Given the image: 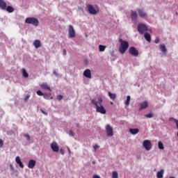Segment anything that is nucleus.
<instances>
[{
  "mask_svg": "<svg viewBox=\"0 0 178 178\" xmlns=\"http://www.w3.org/2000/svg\"><path fill=\"white\" fill-rule=\"evenodd\" d=\"M92 104L96 106V112L105 115L106 113V109L102 106V97H98L97 99H92Z\"/></svg>",
  "mask_w": 178,
  "mask_h": 178,
  "instance_id": "obj_1",
  "label": "nucleus"
},
{
  "mask_svg": "<svg viewBox=\"0 0 178 178\" xmlns=\"http://www.w3.org/2000/svg\"><path fill=\"white\" fill-rule=\"evenodd\" d=\"M119 42L120 43L119 47V52L123 55V54H125L126 51L129 49V42L120 39Z\"/></svg>",
  "mask_w": 178,
  "mask_h": 178,
  "instance_id": "obj_2",
  "label": "nucleus"
},
{
  "mask_svg": "<svg viewBox=\"0 0 178 178\" xmlns=\"http://www.w3.org/2000/svg\"><path fill=\"white\" fill-rule=\"evenodd\" d=\"M25 23L27 24H33V26H38V19L34 17H28L25 19Z\"/></svg>",
  "mask_w": 178,
  "mask_h": 178,
  "instance_id": "obj_3",
  "label": "nucleus"
},
{
  "mask_svg": "<svg viewBox=\"0 0 178 178\" xmlns=\"http://www.w3.org/2000/svg\"><path fill=\"white\" fill-rule=\"evenodd\" d=\"M138 31L139 34H144V33L148 31V27L145 24H139L138 25Z\"/></svg>",
  "mask_w": 178,
  "mask_h": 178,
  "instance_id": "obj_4",
  "label": "nucleus"
},
{
  "mask_svg": "<svg viewBox=\"0 0 178 178\" xmlns=\"http://www.w3.org/2000/svg\"><path fill=\"white\" fill-rule=\"evenodd\" d=\"M106 133L107 137H113V128L109 124L106 125Z\"/></svg>",
  "mask_w": 178,
  "mask_h": 178,
  "instance_id": "obj_5",
  "label": "nucleus"
},
{
  "mask_svg": "<svg viewBox=\"0 0 178 178\" xmlns=\"http://www.w3.org/2000/svg\"><path fill=\"white\" fill-rule=\"evenodd\" d=\"M143 145L144 148H145L146 151H149L151 150V148H152V143H151V141L148 140H145L143 143Z\"/></svg>",
  "mask_w": 178,
  "mask_h": 178,
  "instance_id": "obj_6",
  "label": "nucleus"
},
{
  "mask_svg": "<svg viewBox=\"0 0 178 178\" xmlns=\"http://www.w3.org/2000/svg\"><path fill=\"white\" fill-rule=\"evenodd\" d=\"M129 54L131 55V56L137 57L138 56V50H136V47H131L129 49Z\"/></svg>",
  "mask_w": 178,
  "mask_h": 178,
  "instance_id": "obj_7",
  "label": "nucleus"
},
{
  "mask_svg": "<svg viewBox=\"0 0 178 178\" xmlns=\"http://www.w3.org/2000/svg\"><path fill=\"white\" fill-rule=\"evenodd\" d=\"M68 33L70 38H74V37H76V31H74V28H73L72 25L69 26Z\"/></svg>",
  "mask_w": 178,
  "mask_h": 178,
  "instance_id": "obj_8",
  "label": "nucleus"
},
{
  "mask_svg": "<svg viewBox=\"0 0 178 178\" xmlns=\"http://www.w3.org/2000/svg\"><path fill=\"white\" fill-rule=\"evenodd\" d=\"M50 147L54 152H59V146L56 142H52L50 145Z\"/></svg>",
  "mask_w": 178,
  "mask_h": 178,
  "instance_id": "obj_9",
  "label": "nucleus"
},
{
  "mask_svg": "<svg viewBox=\"0 0 178 178\" xmlns=\"http://www.w3.org/2000/svg\"><path fill=\"white\" fill-rule=\"evenodd\" d=\"M87 8H88V10L89 13H90V15H97V10H95V8H94V6H92V5L88 4Z\"/></svg>",
  "mask_w": 178,
  "mask_h": 178,
  "instance_id": "obj_10",
  "label": "nucleus"
},
{
  "mask_svg": "<svg viewBox=\"0 0 178 178\" xmlns=\"http://www.w3.org/2000/svg\"><path fill=\"white\" fill-rule=\"evenodd\" d=\"M137 11L140 17H147V13L144 10L141 8H138Z\"/></svg>",
  "mask_w": 178,
  "mask_h": 178,
  "instance_id": "obj_11",
  "label": "nucleus"
},
{
  "mask_svg": "<svg viewBox=\"0 0 178 178\" xmlns=\"http://www.w3.org/2000/svg\"><path fill=\"white\" fill-rule=\"evenodd\" d=\"M35 163H36V162L35 160H33V159L29 160V161L28 163V168L29 169H33L34 166H35Z\"/></svg>",
  "mask_w": 178,
  "mask_h": 178,
  "instance_id": "obj_12",
  "label": "nucleus"
},
{
  "mask_svg": "<svg viewBox=\"0 0 178 178\" xmlns=\"http://www.w3.org/2000/svg\"><path fill=\"white\" fill-rule=\"evenodd\" d=\"M83 76L87 77V79H91V70L90 69H87L83 72Z\"/></svg>",
  "mask_w": 178,
  "mask_h": 178,
  "instance_id": "obj_13",
  "label": "nucleus"
},
{
  "mask_svg": "<svg viewBox=\"0 0 178 178\" xmlns=\"http://www.w3.org/2000/svg\"><path fill=\"white\" fill-rule=\"evenodd\" d=\"M140 111H143V109H147V107L148 106V102L145 101L140 104Z\"/></svg>",
  "mask_w": 178,
  "mask_h": 178,
  "instance_id": "obj_14",
  "label": "nucleus"
},
{
  "mask_svg": "<svg viewBox=\"0 0 178 178\" xmlns=\"http://www.w3.org/2000/svg\"><path fill=\"white\" fill-rule=\"evenodd\" d=\"M41 88L43 90H48L50 92L51 91V88H49V86H48V83H43L40 85Z\"/></svg>",
  "mask_w": 178,
  "mask_h": 178,
  "instance_id": "obj_15",
  "label": "nucleus"
},
{
  "mask_svg": "<svg viewBox=\"0 0 178 178\" xmlns=\"http://www.w3.org/2000/svg\"><path fill=\"white\" fill-rule=\"evenodd\" d=\"M0 9H2L3 10H6V2L3 0H0Z\"/></svg>",
  "mask_w": 178,
  "mask_h": 178,
  "instance_id": "obj_16",
  "label": "nucleus"
},
{
  "mask_svg": "<svg viewBox=\"0 0 178 178\" xmlns=\"http://www.w3.org/2000/svg\"><path fill=\"white\" fill-rule=\"evenodd\" d=\"M137 12L136 11H131V20H137Z\"/></svg>",
  "mask_w": 178,
  "mask_h": 178,
  "instance_id": "obj_17",
  "label": "nucleus"
},
{
  "mask_svg": "<svg viewBox=\"0 0 178 178\" xmlns=\"http://www.w3.org/2000/svg\"><path fill=\"white\" fill-rule=\"evenodd\" d=\"M33 45H34L35 48H36V49L41 47V41H40L38 40H35L33 42Z\"/></svg>",
  "mask_w": 178,
  "mask_h": 178,
  "instance_id": "obj_18",
  "label": "nucleus"
},
{
  "mask_svg": "<svg viewBox=\"0 0 178 178\" xmlns=\"http://www.w3.org/2000/svg\"><path fill=\"white\" fill-rule=\"evenodd\" d=\"M159 48H160V51L161 52H163V54H166L167 49H166V47L165 46V44H160Z\"/></svg>",
  "mask_w": 178,
  "mask_h": 178,
  "instance_id": "obj_19",
  "label": "nucleus"
},
{
  "mask_svg": "<svg viewBox=\"0 0 178 178\" xmlns=\"http://www.w3.org/2000/svg\"><path fill=\"white\" fill-rule=\"evenodd\" d=\"M108 95L109 98L111 99H112L113 101H115L116 99V94L108 92Z\"/></svg>",
  "mask_w": 178,
  "mask_h": 178,
  "instance_id": "obj_20",
  "label": "nucleus"
},
{
  "mask_svg": "<svg viewBox=\"0 0 178 178\" xmlns=\"http://www.w3.org/2000/svg\"><path fill=\"white\" fill-rule=\"evenodd\" d=\"M144 38L148 42H151V35L148 33H145L144 35Z\"/></svg>",
  "mask_w": 178,
  "mask_h": 178,
  "instance_id": "obj_21",
  "label": "nucleus"
},
{
  "mask_svg": "<svg viewBox=\"0 0 178 178\" xmlns=\"http://www.w3.org/2000/svg\"><path fill=\"white\" fill-rule=\"evenodd\" d=\"M140 130H138V129H129V133H131V134H138Z\"/></svg>",
  "mask_w": 178,
  "mask_h": 178,
  "instance_id": "obj_22",
  "label": "nucleus"
},
{
  "mask_svg": "<svg viewBox=\"0 0 178 178\" xmlns=\"http://www.w3.org/2000/svg\"><path fill=\"white\" fill-rule=\"evenodd\" d=\"M6 9L8 13H13V12H15V8L10 6H7Z\"/></svg>",
  "mask_w": 178,
  "mask_h": 178,
  "instance_id": "obj_23",
  "label": "nucleus"
},
{
  "mask_svg": "<svg viewBox=\"0 0 178 178\" xmlns=\"http://www.w3.org/2000/svg\"><path fill=\"white\" fill-rule=\"evenodd\" d=\"M163 170H161L160 171H159L156 174V177L157 178H162L163 177Z\"/></svg>",
  "mask_w": 178,
  "mask_h": 178,
  "instance_id": "obj_24",
  "label": "nucleus"
},
{
  "mask_svg": "<svg viewBox=\"0 0 178 178\" xmlns=\"http://www.w3.org/2000/svg\"><path fill=\"white\" fill-rule=\"evenodd\" d=\"M106 48V46H104L102 44L99 45V51L100 52H104V51H105Z\"/></svg>",
  "mask_w": 178,
  "mask_h": 178,
  "instance_id": "obj_25",
  "label": "nucleus"
},
{
  "mask_svg": "<svg viewBox=\"0 0 178 178\" xmlns=\"http://www.w3.org/2000/svg\"><path fill=\"white\" fill-rule=\"evenodd\" d=\"M130 99H131L130 95H128L127 97V100L125 102L126 106H129L130 105Z\"/></svg>",
  "mask_w": 178,
  "mask_h": 178,
  "instance_id": "obj_26",
  "label": "nucleus"
},
{
  "mask_svg": "<svg viewBox=\"0 0 178 178\" xmlns=\"http://www.w3.org/2000/svg\"><path fill=\"white\" fill-rule=\"evenodd\" d=\"M22 74L23 76L25 77V79H27V77H29V73H27V71H26L25 69H22Z\"/></svg>",
  "mask_w": 178,
  "mask_h": 178,
  "instance_id": "obj_27",
  "label": "nucleus"
},
{
  "mask_svg": "<svg viewBox=\"0 0 178 178\" xmlns=\"http://www.w3.org/2000/svg\"><path fill=\"white\" fill-rule=\"evenodd\" d=\"M158 146L159 149H165V147L163 146V143L161 141H159Z\"/></svg>",
  "mask_w": 178,
  "mask_h": 178,
  "instance_id": "obj_28",
  "label": "nucleus"
},
{
  "mask_svg": "<svg viewBox=\"0 0 178 178\" xmlns=\"http://www.w3.org/2000/svg\"><path fill=\"white\" fill-rule=\"evenodd\" d=\"M145 118H147V119H151V118H154V113H149L148 114L145 115Z\"/></svg>",
  "mask_w": 178,
  "mask_h": 178,
  "instance_id": "obj_29",
  "label": "nucleus"
},
{
  "mask_svg": "<svg viewBox=\"0 0 178 178\" xmlns=\"http://www.w3.org/2000/svg\"><path fill=\"white\" fill-rule=\"evenodd\" d=\"M43 97L45 99H49V97H51V92L43 94Z\"/></svg>",
  "mask_w": 178,
  "mask_h": 178,
  "instance_id": "obj_30",
  "label": "nucleus"
},
{
  "mask_svg": "<svg viewBox=\"0 0 178 178\" xmlns=\"http://www.w3.org/2000/svg\"><path fill=\"white\" fill-rule=\"evenodd\" d=\"M112 177H113V178H118V177H119V175L118 174V172H116V171H113Z\"/></svg>",
  "mask_w": 178,
  "mask_h": 178,
  "instance_id": "obj_31",
  "label": "nucleus"
},
{
  "mask_svg": "<svg viewBox=\"0 0 178 178\" xmlns=\"http://www.w3.org/2000/svg\"><path fill=\"white\" fill-rule=\"evenodd\" d=\"M172 120L175 121V122L176 123L177 129H178V120L173 118H170V122H172Z\"/></svg>",
  "mask_w": 178,
  "mask_h": 178,
  "instance_id": "obj_32",
  "label": "nucleus"
},
{
  "mask_svg": "<svg viewBox=\"0 0 178 178\" xmlns=\"http://www.w3.org/2000/svg\"><path fill=\"white\" fill-rule=\"evenodd\" d=\"M36 94H37L38 95H39L40 97H42V96L44 95V93H42V92L41 90H38V91L36 92Z\"/></svg>",
  "mask_w": 178,
  "mask_h": 178,
  "instance_id": "obj_33",
  "label": "nucleus"
},
{
  "mask_svg": "<svg viewBox=\"0 0 178 178\" xmlns=\"http://www.w3.org/2000/svg\"><path fill=\"white\" fill-rule=\"evenodd\" d=\"M57 99L58 101H62V99H63V96H62V95H59L57 96Z\"/></svg>",
  "mask_w": 178,
  "mask_h": 178,
  "instance_id": "obj_34",
  "label": "nucleus"
},
{
  "mask_svg": "<svg viewBox=\"0 0 178 178\" xmlns=\"http://www.w3.org/2000/svg\"><path fill=\"white\" fill-rule=\"evenodd\" d=\"M22 161V160H20V157H19V156H17V157H16V159H15V162L17 163H19V162H21Z\"/></svg>",
  "mask_w": 178,
  "mask_h": 178,
  "instance_id": "obj_35",
  "label": "nucleus"
},
{
  "mask_svg": "<svg viewBox=\"0 0 178 178\" xmlns=\"http://www.w3.org/2000/svg\"><path fill=\"white\" fill-rule=\"evenodd\" d=\"M17 164L19 165V168H22L23 169V168H24V165H23V163L22 161H19V163H17Z\"/></svg>",
  "mask_w": 178,
  "mask_h": 178,
  "instance_id": "obj_36",
  "label": "nucleus"
},
{
  "mask_svg": "<svg viewBox=\"0 0 178 178\" xmlns=\"http://www.w3.org/2000/svg\"><path fill=\"white\" fill-rule=\"evenodd\" d=\"M24 137H25V138H26V140H27L28 141H30V135L26 134L24 135Z\"/></svg>",
  "mask_w": 178,
  "mask_h": 178,
  "instance_id": "obj_37",
  "label": "nucleus"
},
{
  "mask_svg": "<svg viewBox=\"0 0 178 178\" xmlns=\"http://www.w3.org/2000/svg\"><path fill=\"white\" fill-rule=\"evenodd\" d=\"M30 98V95H27L25 97H24V101H29V99Z\"/></svg>",
  "mask_w": 178,
  "mask_h": 178,
  "instance_id": "obj_38",
  "label": "nucleus"
},
{
  "mask_svg": "<svg viewBox=\"0 0 178 178\" xmlns=\"http://www.w3.org/2000/svg\"><path fill=\"white\" fill-rule=\"evenodd\" d=\"M0 147H1V148H2V147H3V140H2V139H0Z\"/></svg>",
  "mask_w": 178,
  "mask_h": 178,
  "instance_id": "obj_39",
  "label": "nucleus"
},
{
  "mask_svg": "<svg viewBox=\"0 0 178 178\" xmlns=\"http://www.w3.org/2000/svg\"><path fill=\"white\" fill-rule=\"evenodd\" d=\"M53 74H54V76H56V77H58V76H59V74H58V72H56V70H54V71L53 72Z\"/></svg>",
  "mask_w": 178,
  "mask_h": 178,
  "instance_id": "obj_40",
  "label": "nucleus"
},
{
  "mask_svg": "<svg viewBox=\"0 0 178 178\" xmlns=\"http://www.w3.org/2000/svg\"><path fill=\"white\" fill-rule=\"evenodd\" d=\"M95 151H97V149H98V148H99V146H98V145H95L94 147H93Z\"/></svg>",
  "mask_w": 178,
  "mask_h": 178,
  "instance_id": "obj_41",
  "label": "nucleus"
},
{
  "mask_svg": "<svg viewBox=\"0 0 178 178\" xmlns=\"http://www.w3.org/2000/svg\"><path fill=\"white\" fill-rule=\"evenodd\" d=\"M60 153L61 154V155H65V150H63V149H60Z\"/></svg>",
  "mask_w": 178,
  "mask_h": 178,
  "instance_id": "obj_42",
  "label": "nucleus"
},
{
  "mask_svg": "<svg viewBox=\"0 0 178 178\" xmlns=\"http://www.w3.org/2000/svg\"><path fill=\"white\" fill-rule=\"evenodd\" d=\"M155 44H159V38H156L154 40Z\"/></svg>",
  "mask_w": 178,
  "mask_h": 178,
  "instance_id": "obj_43",
  "label": "nucleus"
},
{
  "mask_svg": "<svg viewBox=\"0 0 178 178\" xmlns=\"http://www.w3.org/2000/svg\"><path fill=\"white\" fill-rule=\"evenodd\" d=\"M42 113H43L44 115H45L46 116H48V113L45 112L44 110L41 109L40 110Z\"/></svg>",
  "mask_w": 178,
  "mask_h": 178,
  "instance_id": "obj_44",
  "label": "nucleus"
},
{
  "mask_svg": "<svg viewBox=\"0 0 178 178\" xmlns=\"http://www.w3.org/2000/svg\"><path fill=\"white\" fill-rule=\"evenodd\" d=\"M69 134L73 137V136H74V132H73V131H70Z\"/></svg>",
  "mask_w": 178,
  "mask_h": 178,
  "instance_id": "obj_45",
  "label": "nucleus"
},
{
  "mask_svg": "<svg viewBox=\"0 0 178 178\" xmlns=\"http://www.w3.org/2000/svg\"><path fill=\"white\" fill-rule=\"evenodd\" d=\"M10 168L11 169V170L13 172V170H15V168H13V165L10 164Z\"/></svg>",
  "mask_w": 178,
  "mask_h": 178,
  "instance_id": "obj_46",
  "label": "nucleus"
},
{
  "mask_svg": "<svg viewBox=\"0 0 178 178\" xmlns=\"http://www.w3.org/2000/svg\"><path fill=\"white\" fill-rule=\"evenodd\" d=\"M63 55H64V56H66V54H67L66 49H64L63 50Z\"/></svg>",
  "mask_w": 178,
  "mask_h": 178,
  "instance_id": "obj_47",
  "label": "nucleus"
},
{
  "mask_svg": "<svg viewBox=\"0 0 178 178\" xmlns=\"http://www.w3.org/2000/svg\"><path fill=\"white\" fill-rule=\"evenodd\" d=\"M92 163L93 165H95V161H92Z\"/></svg>",
  "mask_w": 178,
  "mask_h": 178,
  "instance_id": "obj_48",
  "label": "nucleus"
},
{
  "mask_svg": "<svg viewBox=\"0 0 178 178\" xmlns=\"http://www.w3.org/2000/svg\"><path fill=\"white\" fill-rule=\"evenodd\" d=\"M76 126H77L78 127H80V124H77Z\"/></svg>",
  "mask_w": 178,
  "mask_h": 178,
  "instance_id": "obj_49",
  "label": "nucleus"
},
{
  "mask_svg": "<svg viewBox=\"0 0 178 178\" xmlns=\"http://www.w3.org/2000/svg\"><path fill=\"white\" fill-rule=\"evenodd\" d=\"M50 99H54V97H50Z\"/></svg>",
  "mask_w": 178,
  "mask_h": 178,
  "instance_id": "obj_50",
  "label": "nucleus"
},
{
  "mask_svg": "<svg viewBox=\"0 0 178 178\" xmlns=\"http://www.w3.org/2000/svg\"><path fill=\"white\" fill-rule=\"evenodd\" d=\"M170 178H175V177H170Z\"/></svg>",
  "mask_w": 178,
  "mask_h": 178,
  "instance_id": "obj_51",
  "label": "nucleus"
}]
</instances>
